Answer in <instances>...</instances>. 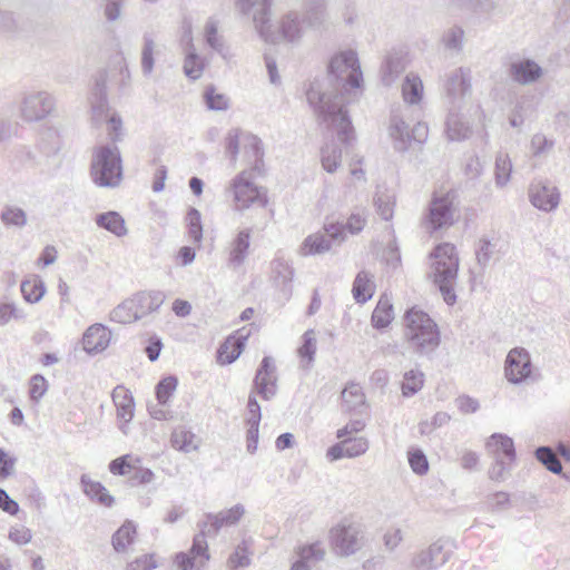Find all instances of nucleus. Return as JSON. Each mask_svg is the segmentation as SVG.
I'll return each instance as SVG.
<instances>
[{"label": "nucleus", "instance_id": "9b49d317", "mask_svg": "<svg viewBox=\"0 0 570 570\" xmlns=\"http://www.w3.org/2000/svg\"><path fill=\"white\" fill-rule=\"evenodd\" d=\"M390 135L393 139L394 149L404 153L409 149L411 141L424 144L429 136V127L425 122L419 121L409 130L406 122L394 115L391 119Z\"/></svg>", "mask_w": 570, "mask_h": 570}, {"label": "nucleus", "instance_id": "72a5a7b5", "mask_svg": "<svg viewBox=\"0 0 570 570\" xmlns=\"http://www.w3.org/2000/svg\"><path fill=\"white\" fill-rule=\"evenodd\" d=\"M281 31L283 37L288 41H295L301 38L303 32V21L299 20L297 12L289 11L283 17Z\"/></svg>", "mask_w": 570, "mask_h": 570}, {"label": "nucleus", "instance_id": "a211bd4d", "mask_svg": "<svg viewBox=\"0 0 570 570\" xmlns=\"http://www.w3.org/2000/svg\"><path fill=\"white\" fill-rule=\"evenodd\" d=\"M505 376L513 384L521 383L531 373V360L527 350L515 347L511 350L505 360Z\"/></svg>", "mask_w": 570, "mask_h": 570}, {"label": "nucleus", "instance_id": "4c0bfd02", "mask_svg": "<svg viewBox=\"0 0 570 570\" xmlns=\"http://www.w3.org/2000/svg\"><path fill=\"white\" fill-rule=\"evenodd\" d=\"M171 443L174 448L186 453L198 449L196 435L191 431L185 429L175 430L173 432Z\"/></svg>", "mask_w": 570, "mask_h": 570}, {"label": "nucleus", "instance_id": "4468645a", "mask_svg": "<svg viewBox=\"0 0 570 570\" xmlns=\"http://www.w3.org/2000/svg\"><path fill=\"white\" fill-rule=\"evenodd\" d=\"M277 382V368L273 357H263L253 381V392L257 393L263 400L269 401L278 392Z\"/></svg>", "mask_w": 570, "mask_h": 570}, {"label": "nucleus", "instance_id": "c85d7f7f", "mask_svg": "<svg viewBox=\"0 0 570 570\" xmlns=\"http://www.w3.org/2000/svg\"><path fill=\"white\" fill-rule=\"evenodd\" d=\"M393 318H394V314H393L392 301L386 294H383L380 297V299L372 313V317H371L372 325L374 328L383 330L391 324Z\"/></svg>", "mask_w": 570, "mask_h": 570}, {"label": "nucleus", "instance_id": "aec40b11", "mask_svg": "<svg viewBox=\"0 0 570 570\" xmlns=\"http://www.w3.org/2000/svg\"><path fill=\"white\" fill-rule=\"evenodd\" d=\"M271 271L274 285L281 292L284 301H288L293 293V267L283 256L277 254L271 263Z\"/></svg>", "mask_w": 570, "mask_h": 570}, {"label": "nucleus", "instance_id": "2eb2a0df", "mask_svg": "<svg viewBox=\"0 0 570 570\" xmlns=\"http://www.w3.org/2000/svg\"><path fill=\"white\" fill-rule=\"evenodd\" d=\"M235 7L244 16L252 14L259 36L269 39L272 0H235Z\"/></svg>", "mask_w": 570, "mask_h": 570}, {"label": "nucleus", "instance_id": "dca6fc26", "mask_svg": "<svg viewBox=\"0 0 570 570\" xmlns=\"http://www.w3.org/2000/svg\"><path fill=\"white\" fill-rule=\"evenodd\" d=\"M530 203L538 209L551 212L556 209L560 203V193L556 186L549 181L538 179L533 180L529 186Z\"/></svg>", "mask_w": 570, "mask_h": 570}, {"label": "nucleus", "instance_id": "5701e85b", "mask_svg": "<svg viewBox=\"0 0 570 570\" xmlns=\"http://www.w3.org/2000/svg\"><path fill=\"white\" fill-rule=\"evenodd\" d=\"M112 401L117 409V417L122 421L119 429L124 434H127L126 424L129 423L134 417V399L129 391L122 385H118L112 391Z\"/></svg>", "mask_w": 570, "mask_h": 570}, {"label": "nucleus", "instance_id": "bf43d9fd", "mask_svg": "<svg viewBox=\"0 0 570 570\" xmlns=\"http://www.w3.org/2000/svg\"><path fill=\"white\" fill-rule=\"evenodd\" d=\"M316 352V337L313 330H308L303 334V344L298 348L301 357L313 361Z\"/></svg>", "mask_w": 570, "mask_h": 570}, {"label": "nucleus", "instance_id": "6e6552de", "mask_svg": "<svg viewBox=\"0 0 570 570\" xmlns=\"http://www.w3.org/2000/svg\"><path fill=\"white\" fill-rule=\"evenodd\" d=\"M455 222L454 196L451 193L436 195L431 198L423 216L422 225L433 234L451 227Z\"/></svg>", "mask_w": 570, "mask_h": 570}, {"label": "nucleus", "instance_id": "c9c22d12", "mask_svg": "<svg viewBox=\"0 0 570 570\" xmlns=\"http://www.w3.org/2000/svg\"><path fill=\"white\" fill-rule=\"evenodd\" d=\"M512 163L508 154L499 153L495 157L494 178L495 186L503 188L510 181Z\"/></svg>", "mask_w": 570, "mask_h": 570}, {"label": "nucleus", "instance_id": "774afa93", "mask_svg": "<svg viewBox=\"0 0 570 570\" xmlns=\"http://www.w3.org/2000/svg\"><path fill=\"white\" fill-rule=\"evenodd\" d=\"M156 563L151 556H141L127 564V570H153Z\"/></svg>", "mask_w": 570, "mask_h": 570}, {"label": "nucleus", "instance_id": "69168bd1", "mask_svg": "<svg viewBox=\"0 0 570 570\" xmlns=\"http://www.w3.org/2000/svg\"><path fill=\"white\" fill-rule=\"evenodd\" d=\"M475 254H476L478 264L482 267L488 266V264L492 257V254H493L492 245H491L490 240L485 239V238L480 239L479 247H478Z\"/></svg>", "mask_w": 570, "mask_h": 570}, {"label": "nucleus", "instance_id": "c03bdc74", "mask_svg": "<svg viewBox=\"0 0 570 570\" xmlns=\"http://www.w3.org/2000/svg\"><path fill=\"white\" fill-rule=\"evenodd\" d=\"M188 237L195 244H200L203 239V225L200 212L194 207L189 208L186 215Z\"/></svg>", "mask_w": 570, "mask_h": 570}, {"label": "nucleus", "instance_id": "7ed1b4c3", "mask_svg": "<svg viewBox=\"0 0 570 570\" xmlns=\"http://www.w3.org/2000/svg\"><path fill=\"white\" fill-rule=\"evenodd\" d=\"M431 265L434 284L439 287L444 302L454 305L456 302L455 285L459 272V256L453 244L442 243L431 253Z\"/></svg>", "mask_w": 570, "mask_h": 570}, {"label": "nucleus", "instance_id": "ddd939ff", "mask_svg": "<svg viewBox=\"0 0 570 570\" xmlns=\"http://www.w3.org/2000/svg\"><path fill=\"white\" fill-rule=\"evenodd\" d=\"M332 543L341 556H351L364 544V535L356 523H342L331 531Z\"/></svg>", "mask_w": 570, "mask_h": 570}, {"label": "nucleus", "instance_id": "1a4fd4ad", "mask_svg": "<svg viewBox=\"0 0 570 570\" xmlns=\"http://www.w3.org/2000/svg\"><path fill=\"white\" fill-rule=\"evenodd\" d=\"M56 111V98L47 90H30L22 95L19 104L20 117L27 122L41 121Z\"/></svg>", "mask_w": 570, "mask_h": 570}, {"label": "nucleus", "instance_id": "6e6d98bb", "mask_svg": "<svg viewBox=\"0 0 570 570\" xmlns=\"http://www.w3.org/2000/svg\"><path fill=\"white\" fill-rule=\"evenodd\" d=\"M346 458H355L364 454L368 449V442L365 438H348L343 440Z\"/></svg>", "mask_w": 570, "mask_h": 570}, {"label": "nucleus", "instance_id": "bb28decb", "mask_svg": "<svg viewBox=\"0 0 570 570\" xmlns=\"http://www.w3.org/2000/svg\"><path fill=\"white\" fill-rule=\"evenodd\" d=\"M184 36L188 38L189 47L194 49L191 42V23L188 19H185L183 22ZM204 70V63L199 56L194 51H188L185 61H184V72L185 75L193 79L197 80L202 77Z\"/></svg>", "mask_w": 570, "mask_h": 570}, {"label": "nucleus", "instance_id": "338daca9", "mask_svg": "<svg viewBox=\"0 0 570 570\" xmlns=\"http://www.w3.org/2000/svg\"><path fill=\"white\" fill-rule=\"evenodd\" d=\"M493 459L494 463L489 469V476L491 480L495 481L503 480L505 478L507 470L509 469L511 462H505V460L499 458V455H497V458Z\"/></svg>", "mask_w": 570, "mask_h": 570}, {"label": "nucleus", "instance_id": "a18cd8bd", "mask_svg": "<svg viewBox=\"0 0 570 570\" xmlns=\"http://www.w3.org/2000/svg\"><path fill=\"white\" fill-rule=\"evenodd\" d=\"M535 456L547 470L554 474L562 472V464L558 455L549 446H540L535 450Z\"/></svg>", "mask_w": 570, "mask_h": 570}, {"label": "nucleus", "instance_id": "e2e57ef3", "mask_svg": "<svg viewBox=\"0 0 570 570\" xmlns=\"http://www.w3.org/2000/svg\"><path fill=\"white\" fill-rule=\"evenodd\" d=\"M129 460H130V455L129 454H126V455H122V456H119V458L112 460L109 463V471L114 475H126V474H128L131 471V469H132V465H131Z\"/></svg>", "mask_w": 570, "mask_h": 570}, {"label": "nucleus", "instance_id": "f704fd0d", "mask_svg": "<svg viewBox=\"0 0 570 570\" xmlns=\"http://www.w3.org/2000/svg\"><path fill=\"white\" fill-rule=\"evenodd\" d=\"M343 407L345 411H355L365 404V395L358 384L350 383L342 391Z\"/></svg>", "mask_w": 570, "mask_h": 570}, {"label": "nucleus", "instance_id": "4be33fe9", "mask_svg": "<svg viewBox=\"0 0 570 570\" xmlns=\"http://www.w3.org/2000/svg\"><path fill=\"white\" fill-rule=\"evenodd\" d=\"M250 235L252 229L244 228L238 230L234 239L230 242L227 261L228 267L236 269L245 263L250 246Z\"/></svg>", "mask_w": 570, "mask_h": 570}, {"label": "nucleus", "instance_id": "412c9836", "mask_svg": "<svg viewBox=\"0 0 570 570\" xmlns=\"http://www.w3.org/2000/svg\"><path fill=\"white\" fill-rule=\"evenodd\" d=\"M542 68L531 59L513 61L509 67V76L519 85H531L541 78Z\"/></svg>", "mask_w": 570, "mask_h": 570}, {"label": "nucleus", "instance_id": "9d476101", "mask_svg": "<svg viewBox=\"0 0 570 570\" xmlns=\"http://www.w3.org/2000/svg\"><path fill=\"white\" fill-rule=\"evenodd\" d=\"M345 239L342 223L324 225V233H315L305 238L301 252L303 255H318L328 252L333 245H341Z\"/></svg>", "mask_w": 570, "mask_h": 570}, {"label": "nucleus", "instance_id": "de8ad7c7", "mask_svg": "<svg viewBox=\"0 0 570 570\" xmlns=\"http://www.w3.org/2000/svg\"><path fill=\"white\" fill-rule=\"evenodd\" d=\"M451 420V415L446 412H436L431 420H422L417 424L421 435H431L436 429L446 425Z\"/></svg>", "mask_w": 570, "mask_h": 570}, {"label": "nucleus", "instance_id": "2f4dec72", "mask_svg": "<svg viewBox=\"0 0 570 570\" xmlns=\"http://www.w3.org/2000/svg\"><path fill=\"white\" fill-rule=\"evenodd\" d=\"M471 134V128L465 124L456 110L450 109L446 120V135L452 141L466 139Z\"/></svg>", "mask_w": 570, "mask_h": 570}, {"label": "nucleus", "instance_id": "b1692460", "mask_svg": "<svg viewBox=\"0 0 570 570\" xmlns=\"http://www.w3.org/2000/svg\"><path fill=\"white\" fill-rule=\"evenodd\" d=\"M165 296L161 292H139L129 298L138 320L157 311L164 303Z\"/></svg>", "mask_w": 570, "mask_h": 570}, {"label": "nucleus", "instance_id": "680f3d73", "mask_svg": "<svg viewBox=\"0 0 570 570\" xmlns=\"http://www.w3.org/2000/svg\"><path fill=\"white\" fill-rule=\"evenodd\" d=\"M47 381L42 375L36 374L31 377L29 391L31 400L39 401L47 392Z\"/></svg>", "mask_w": 570, "mask_h": 570}, {"label": "nucleus", "instance_id": "49530a36", "mask_svg": "<svg viewBox=\"0 0 570 570\" xmlns=\"http://www.w3.org/2000/svg\"><path fill=\"white\" fill-rule=\"evenodd\" d=\"M205 40L207 45L220 55H225V45L223 38L218 35V21L209 18L205 26Z\"/></svg>", "mask_w": 570, "mask_h": 570}, {"label": "nucleus", "instance_id": "a19ab883", "mask_svg": "<svg viewBox=\"0 0 570 570\" xmlns=\"http://www.w3.org/2000/svg\"><path fill=\"white\" fill-rule=\"evenodd\" d=\"M296 553L298 560L303 561V563H307L312 568L325 557V550L318 542L301 547Z\"/></svg>", "mask_w": 570, "mask_h": 570}, {"label": "nucleus", "instance_id": "4d7b16f0", "mask_svg": "<svg viewBox=\"0 0 570 570\" xmlns=\"http://www.w3.org/2000/svg\"><path fill=\"white\" fill-rule=\"evenodd\" d=\"M239 135L240 130L238 128H233L228 130L225 137V150L233 163L236 161L239 153Z\"/></svg>", "mask_w": 570, "mask_h": 570}, {"label": "nucleus", "instance_id": "5fc2aeb1", "mask_svg": "<svg viewBox=\"0 0 570 570\" xmlns=\"http://www.w3.org/2000/svg\"><path fill=\"white\" fill-rule=\"evenodd\" d=\"M1 220L6 225L23 227L27 224V215L21 208L8 206L1 213Z\"/></svg>", "mask_w": 570, "mask_h": 570}, {"label": "nucleus", "instance_id": "cd10ccee", "mask_svg": "<svg viewBox=\"0 0 570 570\" xmlns=\"http://www.w3.org/2000/svg\"><path fill=\"white\" fill-rule=\"evenodd\" d=\"M373 275L366 271L357 273L352 287L353 298L358 304H364L372 298L375 292Z\"/></svg>", "mask_w": 570, "mask_h": 570}, {"label": "nucleus", "instance_id": "f03ea898", "mask_svg": "<svg viewBox=\"0 0 570 570\" xmlns=\"http://www.w3.org/2000/svg\"><path fill=\"white\" fill-rule=\"evenodd\" d=\"M245 513L243 504H235L228 510L216 514L207 513L206 520L199 524L200 532L195 535L189 553L180 552L176 556L175 562L181 570L200 568L209 559L207 553L206 535H216L223 527L236 524Z\"/></svg>", "mask_w": 570, "mask_h": 570}, {"label": "nucleus", "instance_id": "473e14b6", "mask_svg": "<svg viewBox=\"0 0 570 570\" xmlns=\"http://www.w3.org/2000/svg\"><path fill=\"white\" fill-rule=\"evenodd\" d=\"M374 206L382 219L391 220L394 215L395 195L386 188L377 187Z\"/></svg>", "mask_w": 570, "mask_h": 570}, {"label": "nucleus", "instance_id": "e433bc0d", "mask_svg": "<svg viewBox=\"0 0 570 570\" xmlns=\"http://www.w3.org/2000/svg\"><path fill=\"white\" fill-rule=\"evenodd\" d=\"M341 158L342 149L336 142L332 141L331 144H327L324 148H322L321 161L323 168L327 173L332 174L338 168L341 164Z\"/></svg>", "mask_w": 570, "mask_h": 570}, {"label": "nucleus", "instance_id": "393cba45", "mask_svg": "<svg viewBox=\"0 0 570 570\" xmlns=\"http://www.w3.org/2000/svg\"><path fill=\"white\" fill-rule=\"evenodd\" d=\"M110 342V332L101 324L91 325L83 334V350L89 354L102 352Z\"/></svg>", "mask_w": 570, "mask_h": 570}, {"label": "nucleus", "instance_id": "37998d69", "mask_svg": "<svg viewBox=\"0 0 570 570\" xmlns=\"http://www.w3.org/2000/svg\"><path fill=\"white\" fill-rule=\"evenodd\" d=\"M20 287L22 296L28 303L39 302L46 292L43 282L38 277L23 281Z\"/></svg>", "mask_w": 570, "mask_h": 570}, {"label": "nucleus", "instance_id": "79ce46f5", "mask_svg": "<svg viewBox=\"0 0 570 570\" xmlns=\"http://www.w3.org/2000/svg\"><path fill=\"white\" fill-rule=\"evenodd\" d=\"M305 14L308 26H322L327 17L325 0H308Z\"/></svg>", "mask_w": 570, "mask_h": 570}, {"label": "nucleus", "instance_id": "052dcab7", "mask_svg": "<svg viewBox=\"0 0 570 570\" xmlns=\"http://www.w3.org/2000/svg\"><path fill=\"white\" fill-rule=\"evenodd\" d=\"M24 314L12 303L0 304V325L8 324L11 320H21Z\"/></svg>", "mask_w": 570, "mask_h": 570}, {"label": "nucleus", "instance_id": "f257e3e1", "mask_svg": "<svg viewBox=\"0 0 570 570\" xmlns=\"http://www.w3.org/2000/svg\"><path fill=\"white\" fill-rule=\"evenodd\" d=\"M363 75L355 51L335 55L326 76L315 78L306 91V98L321 122L337 132L341 142L348 145L354 139V128L343 102V91L361 88Z\"/></svg>", "mask_w": 570, "mask_h": 570}, {"label": "nucleus", "instance_id": "603ef678", "mask_svg": "<svg viewBox=\"0 0 570 570\" xmlns=\"http://www.w3.org/2000/svg\"><path fill=\"white\" fill-rule=\"evenodd\" d=\"M178 380L174 375L164 377L156 385V397L159 404L166 405L169 397L176 391Z\"/></svg>", "mask_w": 570, "mask_h": 570}, {"label": "nucleus", "instance_id": "09e8293b", "mask_svg": "<svg viewBox=\"0 0 570 570\" xmlns=\"http://www.w3.org/2000/svg\"><path fill=\"white\" fill-rule=\"evenodd\" d=\"M131 305L129 298L120 303L112 309L110 314L111 321L120 324H130L138 321L137 313Z\"/></svg>", "mask_w": 570, "mask_h": 570}, {"label": "nucleus", "instance_id": "864d4df0", "mask_svg": "<svg viewBox=\"0 0 570 570\" xmlns=\"http://www.w3.org/2000/svg\"><path fill=\"white\" fill-rule=\"evenodd\" d=\"M204 98L210 110L224 111L229 108V99L225 95L216 92L214 87L206 88Z\"/></svg>", "mask_w": 570, "mask_h": 570}, {"label": "nucleus", "instance_id": "f8f14e48", "mask_svg": "<svg viewBox=\"0 0 570 570\" xmlns=\"http://www.w3.org/2000/svg\"><path fill=\"white\" fill-rule=\"evenodd\" d=\"M443 89L450 109L459 110L462 107L464 97L471 91V71L460 67L445 76Z\"/></svg>", "mask_w": 570, "mask_h": 570}, {"label": "nucleus", "instance_id": "20e7f679", "mask_svg": "<svg viewBox=\"0 0 570 570\" xmlns=\"http://www.w3.org/2000/svg\"><path fill=\"white\" fill-rule=\"evenodd\" d=\"M404 336L415 353L429 355L439 347V327L425 312L415 307L409 309L404 316Z\"/></svg>", "mask_w": 570, "mask_h": 570}, {"label": "nucleus", "instance_id": "13d9d810", "mask_svg": "<svg viewBox=\"0 0 570 570\" xmlns=\"http://www.w3.org/2000/svg\"><path fill=\"white\" fill-rule=\"evenodd\" d=\"M409 464L414 473L423 475L429 470V462L425 454L421 450L409 452Z\"/></svg>", "mask_w": 570, "mask_h": 570}, {"label": "nucleus", "instance_id": "0e129e2a", "mask_svg": "<svg viewBox=\"0 0 570 570\" xmlns=\"http://www.w3.org/2000/svg\"><path fill=\"white\" fill-rule=\"evenodd\" d=\"M248 417L246 419L247 425H259L262 419L261 405L258 404L253 392L248 396L247 402Z\"/></svg>", "mask_w": 570, "mask_h": 570}, {"label": "nucleus", "instance_id": "423d86ee", "mask_svg": "<svg viewBox=\"0 0 570 570\" xmlns=\"http://www.w3.org/2000/svg\"><path fill=\"white\" fill-rule=\"evenodd\" d=\"M233 196L234 209L244 212L253 205L265 208L268 204L267 191L250 180V174L246 170L236 175L227 189Z\"/></svg>", "mask_w": 570, "mask_h": 570}, {"label": "nucleus", "instance_id": "58836bf2", "mask_svg": "<svg viewBox=\"0 0 570 570\" xmlns=\"http://www.w3.org/2000/svg\"><path fill=\"white\" fill-rule=\"evenodd\" d=\"M136 527L131 521H126L112 535V547L117 552H124L134 541Z\"/></svg>", "mask_w": 570, "mask_h": 570}, {"label": "nucleus", "instance_id": "39448f33", "mask_svg": "<svg viewBox=\"0 0 570 570\" xmlns=\"http://www.w3.org/2000/svg\"><path fill=\"white\" fill-rule=\"evenodd\" d=\"M90 175L100 187H117L122 179V160L117 146H99L95 149Z\"/></svg>", "mask_w": 570, "mask_h": 570}, {"label": "nucleus", "instance_id": "c756f323", "mask_svg": "<svg viewBox=\"0 0 570 570\" xmlns=\"http://www.w3.org/2000/svg\"><path fill=\"white\" fill-rule=\"evenodd\" d=\"M96 224L114 235L121 237L127 234L124 218L117 212H107L96 216Z\"/></svg>", "mask_w": 570, "mask_h": 570}, {"label": "nucleus", "instance_id": "6ab92c4d", "mask_svg": "<svg viewBox=\"0 0 570 570\" xmlns=\"http://www.w3.org/2000/svg\"><path fill=\"white\" fill-rule=\"evenodd\" d=\"M249 336L250 330L247 327H242L235 334L228 336L217 351V361L223 365L235 362L244 351Z\"/></svg>", "mask_w": 570, "mask_h": 570}, {"label": "nucleus", "instance_id": "0eeeda50", "mask_svg": "<svg viewBox=\"0 0 570 570\" xmlns=\"http://www.w3.org/2000/svg\"><path fill=\"white\" fill-rule=\"evenodd\" d=\"M107 76L105 72L99 73L96 78L95 87L92 89L90 102L92 110V119L99 124L107 120L109 126V137L114 142L120 141L124 137L122 121L117 114L108 116V104H107Z\"/></svg>", "mask_w": 570, "mask_h": 570}, {"label": "nucleus", "instance_id": "8fccbe9b", "mask_svg": "<svg viewBox=\"0 0 570 570\" xmlns=\"http://www.w3.org/2000/svg\"><path fill=\"white\" fill-rule=\"evenodd\" d=\"M423 373L420 371L411 370L405 372L402 383V393L404 396H412L417 393L423 386Z\"/></svg>", "mask_w": 570, "mask_h": 570}, {"label": "nucleus", "instance_id": "a878e982", "mask_svg": "<svg viewBox=\"0 0 570 570\" xmlns=\"http://www.w3.org/2000/svg\"><path fill=\"white\" fill-rule=\"evenodd\" d=\"M487 450L493 458H502L509 462H513L515 459V450L513 440L501 433H493L487 441Z\"/></svg>", "mask_w": 570, "mask_h": 570}, {"label": "nucleus", "instance_id": "f3484780", "mask_svg": "<svg viewBox=\"0 0 570 570\" xmlns=\"http://www.w3.org/2000/svg\"><path fill=\"white\" fill-rule=\"evenodd\" d=\"M451 544L446 541L438 540L428 549L421 551L413 560V566L417 570H433L444 564L451 554Z\"/></svg>", "mask_w": 570, "mask_h": 570}, {"label": "nucleus", "instance_id": "ea45409f", "mask_svg": "<svg viewBox=\"0 0 570 570\" xmlns=\"http://www.w3.org/2000/svg\"><path fill=\"white\" fill-rule=\"evenodd\" d=\"M144 45L141 48V71L144 76H150L154 70L155 59L154 55L156 51V42L154 41L151 35H144Z\"/></svg>", "mask_w": 570, "mask_h": 570}, {"label": "nucleus", "instance_id": "7c9ffc66", "mask_svg": "<svg viewBox=\"0 0 570 570\" xmlns=\"http://www.w3.org/2000/svg\"><path fill=\"white\" fill-rule=\"evenodd\" d=\"M402 95L405 102L416 105L422 100L423 82L421 78L413 72L405 76L402 83Z\"/></svg>", "mask_w": 570, "mask_h": 570}, {"label": "nucleus", "instance_id": "3c124183", "mask_svg": "<svg viewBox=\"0 0 570 570\" xmlns=\"http://www.w3.org/2000/svg\"><path fill=\"white\" fill-rule=\"evenodd\" d=\"M464 31L461 27L453 26L442 35V43L445 49L460 51L463 46Z\"/></svg>", "mask_w": 570, "mask_h": 570}]
</instances>
